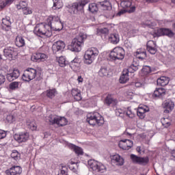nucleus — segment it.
<instances>
[{
	"instance_id": "obj_9",
	"label": "nucleus",
	"mask_w": 175,
	"mask_h": 175,
	"mask_svg": "<svg viewBox=\"0 0 175 175\" xmlns=\"http://www.w3.org/2000/svg\"><path fill=\"white\" fill-rule=\"evenodd\" d=\"M130 158L133 163L141 165L142 166H146V165H147L150 162V159L148 158V157H141L137 156L136 154H131Z\"/></svg>"
},
{
	"instance_id": "obj_36",
	"label": "nucleus",
	"mask_w": 175,
	"mask_h": 175,
	"mask_svg": "<svg viewBox=\"0 0 175 175\" xmlns=\"http://www.w3.org/2000/svg\"><path fill=\"white\" fill-rule=\"evenodd\" d=\"M70 9H71L74 14H76L80 10H83V8L78 2L73 3L72 5L70 7Z\"/></svg>"
},
{
	"instance_id": "obj_47",
	"label": "nucleus",
	"mask_w": 175,
	"mask_h": 175,
	"mask_svg": "<svg viewBox=\"0 0 175 175\" xmlns=\"http://www.w3.org/2000/svg\"><path fill=\"white\" fill-rule=\"evenodd\" d=\"M98 75L100 77H105V76H107L109 75V71L107 68L102 67L98 72Z\"/></svg>"
},
{
	"instance_id": "obj_39",
	"label": "nucleus",
	"mask_w": 175,
	"mask_h": 175,
	"mask_svg": "<svg viewBox=\"0 0 175 175\" xmlns=\"http://www.w3.org/2000/svg\"><path fill=\"white\" fill-rule=\"evenodd\" d=\"M57 62L61 68H65L66 65H69V62L64 56H60L57 59Z\"/></svg>"
},
{
	"instance_id": "obj_13",
	"label": "nucleus",
	"mask_w": 175,
	"mask_h": 175,
	"mask_svg": "<svg viewBox=\"0 0 175 175\" xmlns=\"http://www.w3.org/2000/svg\"><path fill=\"white\" fill-rule=\"evenodd\" d=\"M12 19L9 16H5L1 20V29L8 32L12 29Z\"/></svg>"
},
{
	"instance_id": "obj_59",
	"label": "nucleus",
	"mask_w": 175,
	"mask_h": 175,
	"mask_svg": "<svg viewBox=\"0 0 175 175\" xmlns=\"http://www.w3.org/2000/svg\"><path fill=\"white\" fill-rule=\"evenodd\" d=\"M5 81H6V78L3 75L0 74V85H2Z\"/></svg>"
},
{
	"instance_id": "obj_15",
	"label": "nucleus",
	"mask_w": 175,
	"mask_h": 175,
	"mask_svg": "<svg viewBox=\"0 0 175 175\" xmlns=\"http://www.w3.org/2000/svg\"><path fill=\"white\" fill-rule=\"evenodd\" d=\"M14 139L18 142V143H25V142L29 139V133H28V132H22L19 134H15Z\"/></svg>"
},
{
	"instance_id": "obj_22",
	"label": "nucleus",
	"mask_w": 175,
	"mask_h": 175,
	"mask_svg": "<svg viewBox=\"0 0 175 175\" xmlns=\"http://www.w3.org/2000/svg\"><path fill=\"white\" fill-rule=\"evenodd\" d=\"M18 77H20V70H14L11 73H8L6 75L7 80L10 82L14 81Z\"/></svg>"
},
{
	"instance_id": "obj_32",
	"label": "nucleus",
	"mask_w": 175,
	"mask_h": 175,
	"mask_svg": "<svg viewBox=\"0 0 175 175\" xmlns=\"http://www.w3.org/2000/svg\"><path fill=\"white\" fill-rule=\"evenodd\" d=\"M71 94L75 99V100L79 101L81 100V93L80 92V90L77 88H74L71 91Z\"/></svg>"
},
{
	"instance_id": "obj_35",
	"label": "nucleus",
	"mask_w": 175,
	"mask_h": 175,
	"mask_svg": "<svg viewBox=\"0 0 175 175\" xmlns=\"http://www.w3.org/2000/svg\"><path fill=\"white\" fill-rule=\"evenodd\" d=\"M146 82L143 79H137L135 82H133L130 85V88L136 87V88H140V87H144Z\"/></svg>"
},
{
	"instance_id": "obj_19",
	"label": "nucleus",
	"mask_w": 175,
	"mask_h": 175,
	"mask_svg": "<svg viewBox=\"0 0 175 175\" xmlns=\"http://www.w3.org/2000/svg\"><path fill=\"white\" fill-rule=\"evenodd\" d=\"M17 9L18 10H22L23 14L27 16V14H32V10L27 7V3L25 1H21L19 5H17Z\"/></svg>"
},
{
	"instance_id": "obj_64",
	"label": "nucleus",
	"mask_w": 175,
	"mask_h": 175,
	"mask_svg": "<svg viewBox=\"0 0 175 175\" xmlns=\"http://www.w3.org/2000/svg\"><path fill=\"white\" fill-rule=\"evenodd\" d=\"M77 81L79 83H83V77H81V76L78 77Z\"/></svg>"
},
{
	"instance_id": "obj_37",
	"label": "nucleus",
	"mask_w": 175,
	"mask_h": 175,
	"mask_svg": "<svg viewBox=\"0 0 175 175\" xmlns=\"http://www.w3.org/2000/svg\"><path fill=\"white\" fill-rule=\"evenodd\" d=\"M96 33L98 36H106L109 35V28L103 27V28H98L96 30Z\"/></svg>"
},
{
	"instance_id": "obj_60",
	"label": "nucleus",
	"mask_w": 175,
	"mask_h": 175,
	"mask_svg": "<svg viewBox=\"0 0 175 175\" xmlns=\"http://www.w3.org/2000/svg\"><path fill=\"white\" fill-rule=\"evenodd\" d=\"M6 8V4L5 1H0V10H2V9Z\"/></svg>"
},
{
	"instance_id": "obj_62",
	"label": "nucleus",
	"mask_w": 175,
	"mask_h": 175,
	"mask_svg": "<svg viewBox=\"0 0 175 175\" xmlns=\"http://www.w3.org/2000/svg\"><path fill=\"white\" fill-rule=\"evenodd\" d=\"M111 14L109 16V18H114V16H116V13L113 11L109 12Z\"/></svg>"
},
{
	"instance_id": "obj_58",
	"label": "nucleus",
	"mask_w": 175,
	"mask_h": 175,
	"mask_svg": "<svg viewBox=\"0 0 175 175\" xmlns=\"http://www.w3.org/2000/svg\"><path fill=\"white\" fill-rule=\"evenodd\" d=\"M7 133L8 131L0 129V139H5V137H6Z\"/></svg>"
},
{
	"instance_id": "obj_33",
	"label": "nucleus",
	"mask_w": 175,
	"mask_h": 175,
	"mask_svg": "<svg viewBox=\"0 0 175 175\" xmlns=\"http://www.w3.org/2000/svg\"><path fill=\"white\" fill-rule=\"evenodd\" d=\"M62 29H64V23H62L61 21L57 22L53 27H51V31H57V32H59L60 31H62Z\"/></svg>"
},
{
	"instance_id": "obj_56",
	"label": "nucleus",
	"mask_w": 175,
	"mask_h": 175,
	"mask_svg": "<svg viewBox=\"0 0 175 175\" xmlns=\"http://www.w3.org/2000/svg\"><path fill=\"white\" fill-rule=\"evenodd\" d=\"M90 2V0H79V4L81 6L83 9H84V6L87 5Z\"/></svg>"
},
{
	"instance_id": "obj_24",
	"label": "nucleus",
	"mask_w": 175,
	"mask_h": 175,
	"mask_svg": "<svg viewBox=\"0 0 175 175\" xmlns=\"http://www.w3.org/2000/svg\"><path fill=\"white\" fill-rule=\"evenodd\" d=\"M148 111H150V108L146 106H141L139 107L137 111V115L141 118V120H143L146 117V113Z\"/></svg>"
},
{
	"instance_id": "obj_1",
	"label": "nucleus",
	"mask_w": 175,
	"mask_h": 175,
	"mask_svg": "<svg viewBox=\"0 0 175 175\" xmlns=\"http://www.w3.org/2000/svg\"><path fill=\"white\" fill-rule=\"evenodd\" d=\"M33 32L40 38H50L53 35L50 25L46 23H40L37 25L33 30Z\"/></svg>"
},
{
	"instance_id": "obj_44",
	"label": "nucleus",
	"mask_w": 175,
	"mask_h": 175,
	"mask_svg": "<svg viewBox=\"0 0 175 175\" xmlns=\"http://www.w3.org/2000/svg\"><path fill=\"white\" fill-rule=\"evenodd\" d=\"M21 157V154L17 150H13L11 153V158L14 161H18Z\"/></svg>"
},
{
	"instance_id": "obj_7",
	"label": "nucleus",
	"mask_w": 175,
	"mask_h": 175,
	"mask_svg": "<svg viewBox=\"0 0 175 175\" xmlns=\"http://www.w3.org/2000/svg\"><path fill=\"white\" fill-rule=\"evenodd\" d=\"M48 120L51 125H58V126H65L68 124V120L65 117L58 116L57 115H49Z\"/></svg>"
},
{
	"instance_id": "obj_20",
	"label": "nucleus",
	"mask_w": 175,
	"mask_h": 175,
	"mask_svg": "<svg viewBox=\"0 0 175 175\" xmlns=\"http://www.w3.org/2000/svg\"><path fill=\"white\" fill-rule=\"evenodd\" d=\"M146 49L150 54L154 55L157 51V42L153 40H149L146 44Z\"/></svg>"
},
{
	"instance_id": "obj_23",
	"label": "nucleus",
	"mask_w": 175,
	"mask_h": 175,
	"mask_svg": "<svg viewBox=\"0 0 175 175\" xmlns=\"http://www.w3.org/2000/svg\"><path fill=\"white\" fill-rule=\"evenodd\" d=\"M108 42L111 44H118L120 43V34L117 33H112L108 37Z\"/></svg>"
},
{
	"instance_id": "obj_50",
	"label": "nucleus",
	"mask_w": 175,
	"mask_h": 175,
	"mask_svg": "<svg viewBox=\"0 0 175 175\" xmlns=\"http://www.w3.org/2000/svg\"><path fill=\"white\" fill-rule=\"evenodd\" d=\"M161 123L164 128H169V126L171 125L169 118H164L161 120Z\"/></svg>"
},
{
	"instance_id": "obj_14",
	"label": "nucleus",
	"mask_w": 175,
	"mask_h": 175,
	"mask_svg": "<svg viewBox=\"0 0 175 175\" xmlns=\"http://www.w3.org/2000/svg\"><path fill=\"white\" fill-rule=\"evenodd\" d=\"M120 5L123 9H129L127 11L128 13H133L136 10V7L132 5V0H122Z\"/></svg>"
},
{
	"instance_id": "obj_5",
	"label": "nucleus",
	"mask_w": 175,
	"mask_h": 175,
	"mask_svg": "<svg viewBox=\"0 0 175 175\" xmlns=\"http://www.w3.org/2000/svg\"><path fill=\"white\" fill-rule=\"evenodd\" d=\"M110 61H122L125 58V50L121 46L115 47L109 55Z\"/></svg>"
},
{
	"instance_id": "obj_10",
	"label": "nucleus",
	"mask_w": 175,
	"mask_h": 175,
	"mask_svg": "<svg viewBox=\"0 0 175 175\" xmlns=\"http://www.w3.org/2000/svg\"><path fill=\"white\" fill-rule=\"evenodd\" d=\"M154 38H159V36H167L168 38H173L174 36V32L170 29L160 28L157 31L154 32Z\"/></svg>"
},
{
	"instance_id": "obj_54",
	"label": "nucleus",
	"mask_w": 175,
	"mask_h": 175,
	"mask_svg": "<svg viewBox=\"0 0 175 175\" xmlns=\"http://www.w3.org/2000/svg\"><path fill=\"white\" fill-rule=\"evenodd\" d=\"M142 70L145 75H148V73H151V67L145 66L142 68Z\"/></svg>"
},
{
	"instance_id": "obj_6",
	"label": "nucleus",
	"mask_w": 175,
	"mask_h": 175,
	"mask_svg": "<svg viewBox=\"0 0 175 175\" xmlns=\"http://www.w3.org/2000/svg\"><path fill=\"white\" fill-rule=\"evenodd\" d=\"M88 165L95 173H106L107 167L103 163L98 162L94 159L88 161Z\"/></svg>"
},
{
	"instance_id": "obj_30",
	"label": "nucleus",
	"mask_w": 175,
	"mask_h": 175,
	"mask_svg": "<svg viewBox=\"0 0 175 175\" xmlns=\"http://www.w3.org/2000/svg\"><path fill=\"white\" fill-rule=\"evenodd\" d=\"M112 161L116 163V165H118L119 166H122L124 165V158L121 157L120 154H116L112 156L111 157Z\"/></svg>"
},
{
	"instance_id": "obj_11",
	"label": "nucleus",
	"mask_w": 175,
	"mask_h": 175,
	"mask_svg": "<svg viewBox=\"0 0 175 175\" xmlns=\"http://www.w3.org/2000/svg\"><path fill=\"white\" fill-rule=\"evenodd\" d=\"M65 42L62 40H58L52 46V50L54 54H59L64 51L65 49Z\"/></svg>"
},
{
	"instance_id": "obj_34",
	"label": "nucleus",
	"mask_w": 175,
	"mask_h": 175,
	"mask_svg": "<svg viewBox=\"0 0 175 175\" xmlns=\"http://www.w3.org/2000/svg\"><path fill=\"white\" fill-rule=\"evenodd\" d=\"M135 56L137 59H141V61H143L147 57V52L146 50H139L135 53Z\"/></svg>"
},
{
	"instance_id": "obj_61",
	"label": "nucleus",
	"mask_w": 175,
	"mask_h": 175,
	"mask_svg": "<svg viewBox=\"0 0 175 175\" xmlns=\"http://www.w3.org/2000/svg\"><path fill=\"white\" fill-rule=\"evenodd\" d=\"M29 128H30V129H31V131H36V129H38V127L36 126V125H35V124H32V123H31V124H29Z\"/></svg>"
},
{
	"instance_id": "obj_17",
	"label": "nucleus",
	"mask_w": 175,
	"mask_h": 175,
	"mask_svg": "<svg viewBox=\"0 0 175 175\" xmlns=\"http://www.w3.org/2000/svg\"><path fill=\"white\" fill-rule=\"evenodd\" d=\"M21 173H23V168L18 165H13L5 170V174L7 175H20Z\"/></svg>"
},
{
	"instance_id": "obj_4",
	"label": "nucleus",
	"mask_w": 175,
	"mask_h": 175,
	"mask_svg": "<svg viewBox=\"0 0 175 175\" xmlns=\"http://www.w3.org/2000/svg\"><path fill=\"white\" fill-rule=\"evenodd\" d=\"M98 55L99 51L96 48L92 47L88 49L84 55V64L91 65L96 59Z\"/></svg>"
},
{
	"instance_id": "obj_38",
	"label": "nucleus",
	"mask_w": 175,
	"mask_h": 175,
	"mask_svg": "<svg viewBox=\"0 0 175 175\" xmlns=\"http://www.w3.org/2000/svg\"><path fill=\"white\" fill-rule=\"evenodd\" d=\"M15 44L17 47H24V46H25V40L21 36L16 37Z\"/></svg>"
},
{
	"instance_id": "obj_3",
	"label": "nucleus",
	"mask_w": 175,
	"mask_h": 175,
	"mask_svg": "<svg viewBox=\"0 0 175 175\" xmlns=\"http://www.w3.org/2000/svg\"><path fill=\"white\" fill-rule=\"evenodd\" d=\"M87 122L90 124V125H96L98 124L99 126L103 125L105 124V120L100 113L98 112H92L87 115Z\"/></svg>"
},
{
	"instance_id": "obj_12",
	"label": "nucleus",
	"mask_w": 175,
	"mask_h": 175,
	"mask_svg": "<svg viewBox=\"0 0 175 175\" xmlns=\"http://www.w3.org/2000/svg\"><path fill=\"white\" fill-rule=\"evenodd\" d=\"M3 54L6 58H14L17 56V49L13 46H5Z\"/></svg>"
},
{
	"instance_id": "obj_28",
	"label": "nucleus",
	"mask_w": 175,
	"mask_h": 175,
	"mask_svg": "<svg viewBox=\"0 0 175 175\" xmlns=\"http://www.w3.org/2000/svg\"><path fill=\"white\" fill-rule=\"evenodd\" d=\"M59 21V16L51 15L47 18V25H49L50 29H51V27Z\"/></svg>"
},
{
	"instance_id": "obj_26",
	"label": "nucleus",
	"mask_w": 175,
	"mask_h": 175,
	"mask_svg": "<svg viewBox=\"0 0 175 175\" xmlns=\"http://www.w3.org/2000/svg\"><path fill=\"white\" fill-rule=\"evenodd\" d=\"M164 113H170L174 109V103L172 100H166L163 104Z\"/></svg>"
},
{
	"instance_id": "obj_42",
	"label": "nucleus",
	"mask_w": 175,
	"mask_h": 175,
	"mask_svg": "<svg viewBox=\"0 0 175 175\" xmlns=\"http://www.w3.org/2000/svg\"><path fill=\"white\" fill-rule=\"evenodd\" d=\"M53 5L52 7V9L53 10H57L58 9H61L62 8V4H61V1L59 0H53Z\"/></svg>"
},
{
	"instance_id": "obj_31",
	"label": "nucleus",
	"mask_w": 175,
	"mask_h": 175,
	"mask_svg": "<svg viewBox=\"0 0 175 175\" xmlns=\"http://www.w3.org/2000/svg\"><path fill=\"white\" fill-rule=\"evenodd\" d=\"M81 63V59L79 57H75L70 62H68V65L71 69H76V68H80Z\"/></svg>"
},
{
	"instance_id": "obj_21",
	"label": "nucleus",
	"mask_w": 175,
	"mask_h": 175,
	"mask_svg": "<svg viewBox=\"0 0 175 175\" xmlns=\"http://www.w3.org/2000/svg\"><path fill=\"white\" fill-rule=\"evenodd\" d=\"M118 101L116 98H114V96L112 94H107L105 99V103L107 106H116Z\"/></svg>"
},
{
	"instance_id": "obj_43",
	"label": "nucleus",
	"mask_w": 175,
	"mask_h": 175,
	"mask_svg": "<svg viewBox=\"0 0 175 175\" xmlns=\"http://www.w3.org/2000/svg\"><path fill=\"white\" fill-rule=\"evenodd\" d=\"M46 96L48 98H50L51 99H53L54 96H55V93L57 92V90L55 89H50L46 90Z\"/></svg>"
},
{
	"instance_id": "obj_27",
	"label": "nucleus",
	"mask_w": 175,
	"mask_h": 175,
	"mask_svg": "<svg viewBox=\"0 0 175 175\" xmlns=\"http://www.w3.org/2000/svg\"><path fill=\"white\" fill-rule=\"evenodd\" d=\"M129 80V70L126 69L122 71L119 81L121 84H125Z\"/></svg>"
},
{
	"instance_id": "obj_8",
	"label": "nucleus",
	"mask_w": 175,
	"mask_h": 175,
	"mask_svg": "<svg viewBox=\"0 0 175 175\" xmlns=\"http://www.w3.org/2000/svg\"><path fill=\"white\" fill-rule=\"evenodd\" d=\"M36 75H38V71H36L35 68H27L24 71L22 75V80L29 83V81L36 77Z\"/></svg>"
},
{
	"instance_id": "obj_16",
	"label": "nucleus",
	"mask_w": 175,
	"mask_h": 175,
	"mask_svg": "<svg viewBox=\"0 0 175 175\" xmlns=\"http://www.w3.org/2000/svg\"><path fill=\"white\" fill-rule=\"evenodd\" d=\"M118 146L122 150H131L133 147V141L131 139H121Z\"/></svg>"
},
{
	"instance_id": "obj_57",
	"label": "nucleus",
	"mask_w": 175,
	"mask_h": 175,
	"mask_svg": "<svg viewBox=\"0 0 175 175\" xmlns=\"http://www.w3.org/2000/svg\"><path fill=\"white\" fill-rule=\"evenodd\" d=\"M66 147H68V148H70V150H72V151H74V150L77 147L76 145H75L72 143H69V142H66Z\"/></svg>"
},
{
	"instance_id": "obj_55",
	"label": "nucleus",
	"mask_w": 175,
	"mask_h": 175,
	"mask_svg": "<svg viewBox=\"0 0 175 175\" xmlns=\"http://www.w3.org/2000/svg\"><path fill=\"white\" fill-rule=\"evenodd\" d=\"M20 84V82L14 81L10 84V90H16V88H18V85Z\"/></svg>"
},
{
	"instance_id": "obj_48",
	"label": "nucleus",
	"mask_w": 175,
	"mask_h": 175,
	"mask_svg": "<svg viewBox=\"0 0 175 175\" xmlns=\"http://www.w3.org/2000/svg\"><path fill=\"white\" fill-rule=\"evenodd\" d=\"M73 165H76L77 167L79 166V162H75L71 160L70 161V165H69V169L70 170H72V172H73V173H77V169H76V167L75 166H73Z\"/></svg>"
},
{
	"instance_id": "obj_52",
	"label": "nucleus",
	"mask_w": 175,
	"mask_h": 175,
	"mask_svg": "<svg viewBox=\"0 0 175 175\" xmlns=\"http://www.w3.org/2000/svg\"><path fill=\"white\" fill-rule=\"evenodd\" d=\"M73 151L78 156L83 155V154H84V152H83V148H81V147H79L77 146L75 147V149Z\"/></svg>"
},
{
	"instance_id": "obj_63",
	"label": "nucleus",
	"mask_w": 175,
	"mask_h": 175,
	"mask_svg": "<svg viewBox=\"0 0 175 175\" xmlns=\"http://www.w3.org/2000/svg\"><path fill=\"white\" fill-rule=\"evenodd\" d=\"M4 3H5V5L8 6V5H11V3H13V0H6L4 1Z\"/></svg>"
},
{
	"instance_id": "obj_49",
	"label": "nucleus",
	"mask_w": 175,
	"mask_h": 175,
	"mask_svg": "<svg viewBox=\"0 0 175 175\" xmlns=\"http://www.w3.org/2000/svg\"><path fill=\"white\" fill-rule=\"evenodd\" d=\"M124 116H126L129 118H133L135 117V114L132 113V110L131 109V107L126 108Z\"/></svg>"
},
{
	"instance_id": "obj_51",
	"label": "nucleus",
	"mask_w": 175,
	"mask_h": 175,
	"mask_svg": "<svg viewBox=\"0 0 175 175\" xmlns=\"http://www.w3.org/2000/svg\"><path fill=\"white\" fill-rule=\"evenodd\" d=\"M6 120L8 121V122H9L10 124H12L13 122H14V121H16V116L14 115H8L6 117Z\"/></svg>"
},
{
	"instance_id": "obj_2",
	"label": "nucleus",
	"mask_w": 175,
	"mask_h": 175,
	"mask_svg": "<svg viewBox=\"0 0 175 175\" xmlns=\"http://www.w3.org/2000/svg\"><path fill=\"white\" fill-rule=\"evenodd\" d=\"M87 39V35L84 33H80L75 38H74L69 46L71 51L79 53L81 51V46L84 44V40Z\"/></svg>"
},
{
	"instance_id": "obj_18",
	"label": "nucleus",
	"mask_w": 175,
	"mask_h": 175,
	"mask_svg": "<svg viewBox=\"0 0 175 175\" xmlns=\"http://www.w3.org/2000/svg\"><path fill=\"white\" fill-rule=\"evenodd\" d=\"M47 59V55L40 53V51H37L31 55V59L33 62H40V61H44Z\"/></svg>"
},
{
	"instance_id": "obj_46",
	"label": "nucleus",
	"mask_w": 175,
	"mask_h": 175,
	"mask_svg": "<svg viewBox=\"0 0 175 175\" xmlns=\"http://www.w3.org/2000/svg\"><path fill=\"white\" fill-rule=\"evenodd\" d=\"M100 5L103 9V10H109L111 8L110 2L107 0H105L100 3Z\"/></svg>"
},
{
	"instance_id": "obj_25",
	"label": "nucleus",
	"mask_w": 175,
	"mask_h": 175,
	"mask_svg": "<svg viewBox=\"0 0 175 175\" xmlns=\"http://www.w3.org/2000/svg\"><path fill=\"white\" fill-rule=\"evenodd\" d=\"M166 95V90L163 88H156L152 94L153 98H162Z\"/></svg>"
},
{
	"instance_id": "obj_40",
	"label": "nucleus",
	"mask_w": 175,
	"mask_h": 175,
	"mask_svg": "<svg viewBox=\"0 0 175 175\" xmlns=\"http://www.w3.org/2000/svg\"><path fill=\"white\" fill-rule=\"evenodd\" d=\"M88 10L90 12V13H98V10H99V8H98V5L95 3H92L89 4L88 6Z\"/></svg>"
},
{
	"instance_id": "obj_41",
	"label": "nucleus",
	"mask_w": 175,
	"mask_h": 175,
	"mask_svg": "<svg viewBox=\"0 0 175 175\" xmlns=\"http://www.w3.org/2000/svg\"><path fill=\"white\" fill-rule=\"evenodd\" d=\"M126 108H118L115 110V113L118 117H124L125 116Z\"/></svg>"
},
{
	"instance_id": "obj_45",
	"label": "nucleus",
	"mask_w": 175,
	"mask_h": 175,
	"mask_svg": "<svg viewBox=\"0 0 175 175\" xmlns=\"http://www.w3.org/2000/svg\"><path fill=\"white\" fill-rule=\"evenodd\" d=\"M139 62L133 61V64L131 65L130 68H129V70H133V72H136L137 70H139Z\"/></svg>"
},
{
	"instance_id": "obj_29",
	"label": "nucleus",
	"mask_w": 175,
	"mask_h": 175,
	"mask_svg": "<svg viewBox=\"0 0 175 175\" xmlns=\"http://www.w3.org/2000/svg\"><path fill=\"white\" fill-rule=\"evenodd\" d=\"M169 81H170V79H169V77L163 76L157 79V85L165 87L169 84Z\"/></svg>"
},
{
	"instance_id": "obj_53",
	"label": "nucleus",
	"mask_w": 175,
	"mask_h": 175,
	"mask_svg": "<svg viewBox=\"0 0 175 175\" xmlns=\"http://www.w3.org/2000/svg\"><path fill=\"white\" fill-rule=\"evenodd\" d=\"M57 175H68V167L66 166H62Z\"/></svg>"
}]
</instances>
